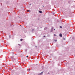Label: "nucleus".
Listing matches in <instances>:
<instances>
[{
	"instance_id": "20e7f679",
	"label": "nucleus",
	"mask_w": 75,
	"mask_h": 75,
	"mask_svg": "<svg viewBox=\"0 0 75 75\" xmlns=\"http://www.w3.org/2000/svg\"><path fill=\"white\" fill-rule=\"evenodd\" d=\"M23 41V39H21V41Z\"/></svg>"
},
{
	"instance_id": "9d476101",
	"label": "nucleus",
	"mask_w": 75,
	"mask_h": 75,
	"mask_svg": "<svg viewBox=\"0 0 75 75\" xmlns=\"http://www.w3.org/2000/svg\"><path fill=\"white\" fill-rule=\"evenodd\" d=\"M29 71H30V69H29Z\"/></svg>"
},
{
	"instance_id": "1a4fd4ad",
	"label": "nucleus",
	"mask_w": 75,
	"mask_h": 75,
	"mask_svg": "<svg viewBox=\"0 0 75 75\" xmlns=\"http://www.w3.org/2000/svg\"><path fill=\"white\" fill-rule=\"evenodd\" d=\"M18 45H20V44H18Z\"/></svg>"
},
{
	"instance_id": "dca6fc26",
	"label": "nucleus",
	"mask_w": 75,
	"mask_h": 75,
	"mask_svg": "<svg viewBox=\"0 0 75 75\" xmlns=\"http://www.w3.org/2000/svg\"><path fill=\"white\" fill-rule=\"evenodd\" d=\"M44 37H45V36H44Z\"/></svg>"
},
{
	"instance_id": "423d86ee",
	"label": "nucleus",
	"mask_w": 75,
	"mask_h": 75,
	"mask_svg": "<svg viewBox=\"0 0 75 75\" xmlns=\"http://www.w3.org/2000/svg\"><path fill=\"white\" fill-rule=\"evenodd\" d=\"M54 36H56V35H55V34H54Z\"/></svg>"
},
{
	"instance_id": "ddd939ff",
	"label": "nucleus",
	"mask_w": 75,
	"mask_h": 75,
	"mask_svg": "<svg viewBox=\"0 0 75 75\" xmlns=\"http://www.w3.org/2000/svg\"><path fill=\"white\" fill-rule=\"evenodd\" d=\"M48 74H50V73H48Z\"/></svg>"
},
{
	"instance_id": "6e6552de",
	"label": "nucleus",
	"mask_w": 75,
	"mask_h": 75,
	"mask_svg": "<svg viewBox=\"0 0 75 75\" xmlns=\"http://www.w3.org/2000/svg\"><path fill=\"white\" fill-rule=\"evenodd\" d=\"M60 28H62V26H60Z\"/></svg>"
},
{
	"instance_id": "a211bd4d",
	"label": "nucleus",
	"mask_w": 75,
	"mask_h": 75,
	"mask_svg": "<svg viewBox=\"0 0 75 75\" xmlns=\"http://www.w3.org/2000/svg\"><path fill=\"white\" fill-rule=\"evenodd\" d=\"M43 7H44V6H42Z\"/></svg>"
},
{
	"instance_id": "39448f33",
	"label": "nucleus",
	"mask_w": 75,
	"mask_h": 75,
	"mask_svg": "<svg viewBox=\"0 0 75 75\" xmlns=\"http://www.w3.org/2000/svg\"><path fill=\"white\" fill-rule=\"evenodd\" d=\"M63 39L64 40H65V38H63Z\"/></svg>"
},
{
	"instance_id": "7ed1b4c3",
	"label": "nucleus",
	"mask_w": 75,
	"mask_h": 75,
	"mask_svg": "<svg viewBox=\"0 0 75 75\" xmlns=\"http://www.w3.org/2000/svg\"><path fill=\"white\" fill-rule=\"evenodd\" d=\"M29 11H30V10H27V12H29Z\"/></svg>"
},
{
	"instance_id": "f03ea898",
	"label": "nucleus",
	"mask_w": 75,
	"mask_h": 75,
	"mask_svg": "<svg viewBox=\"0 0 75 75\" xmlns=\"http://www.w3.org/2000/svg\"><path fill=\"white\" fill-rule=\"evenodd\" d=\"M39 13H42V11H39Z\"/></svg>"
},
{
	"instance_id": "0eeeda50",
	"label": "nucleus",
	"mask_w": 75,
	"mask_h": 75,
	"mask_svg": "<svg viewBox=\"0 0 75 75\" xmlns=\"http://www.w3.org/2000/svg\"><path fill=\"white\" fill-rule=\"evenodd\" d=\"M26 57H27V58H28V56H27Z\"/></svg>"
},
{
	"instance_id": "2eb2a0df",
	"label": "nucleus",
	"mask_w": 75,
	"mask_h": 75,
	"mask_svg": "<svg viewBox=\"0 0 75 75\" xmlns=\"http://www.w3.org/2000/svg\"><path fill=\"white\" fill-rule=\"evenodd\" d=\"M54 30H55V29H54Z\"/></svg>"
},
{
	"instance_id": "f8f14e48",
	"label": "nucleus",
	"mask_w": 75,
	"mask_h": 75,
	"mask_svg": "<svg viewBox=\"0 0 75 75\" xmlns=\"http://www.w3.org/2000/svg\"><path fill=\"white\" fill-rule=\"evenodd\" d=\"M55 41H57V40H55Z\"/></svg>"
},
{
	"instance_id": "f3484780",
	"label": "nucleus",
	"mask_w": 75,
	"mask_h": 75,
	"mask_svg": "<svg viewBox=\"0 0 75 75\" xmlns=\"http://www.w3.org/2000/svg\"><path fill=\"white\" fill-rule=\"evenodd\" d=\"M30 5H31V4H30Z\"/></svg>"
},
{
	"instance_id": "9b49d317",
	"label": "nucleus",
	"mask_w": 75,
	"mask_h": 75,
	"mask_svg": "<svg viewBox=\"0 0 75 75\" xmlns=\"http://www.w3.org/2000/svg\"><path fill=\"white\" fill-rule=\"evenodd\" d=\"M42 73H43V72H42L40 74H42Z\"/></svg>"
},
{
	"instance_id": "4468645a",
	"label": "nucleus",
	"mask_w": 75,
	"mask_h": 75,
	"mask_svg": "<svg viewBox=\"0 0 75 75\" xmlns=\"http://www.w3.org/2000/svg\"><path fill=\"white\" fill-rule=\"evenodd\" d=\"M52 29H53V28H52Z\"/></svg>"
},
{
	"instance_id": "f257e3e1",
	"label": "nucleus",
	"mask_w": 75,
	"mask_h": 75,
	"mask_svg": "<svg viewBox=\"0 0 75 75\" xmlns=\"http://www.w3.org/2000/svg\"><path fill=\"white\" fill-rule=\"evenodd\" d=\"M59 36H60V37H62V34L61 33L60 34Z\"/></svg>"
}]
</instances>
